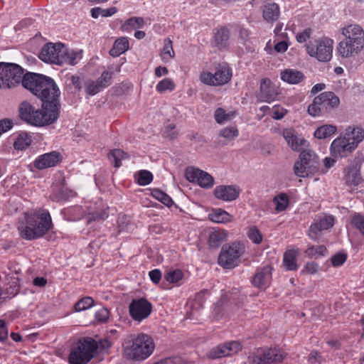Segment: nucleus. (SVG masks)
<instances>
[{
	"label": "nucleus",
	"mask_w": 364,
	"mask_h": 364,
	"mask_svg": "<svg viewBox=\"0 0 364 364\" xmlns=\"http://www.w3.org/2000/svg\"><path fill=\"white\" fill-rule=\"evenodd\" d=\"M23 87L41 100L44 106L56 105L60 110V91L53 79L43 75L28 73L23 78Z\"/></svg>",
	"instance_id": "1"
},
{
	"label": "nucleus",
	"mask_w": 364,
	"mask_h": 364,
	"mask_svg": "<svg viewBox=\"0 0 364 364\" xmlns=\"http://www.w3.org/2000/svg\"><path fill=\"white\" fill-rule=\"evenodd\" d=\"M51 226L52 220L49 213L45 210H39L26 213L24 220L19 223L18 230L22 238L33 240L44 236Z\"/></svg>",
	"instance_id": "2"
},
{
	"label": "nucleus",
	"mask_w": 364,
	"mask_h": 364,
	"mask_svg": "<svg viewBox=\"0 0 364 364\" xmlns=\"http://www.w3.org/2000/svg\"><path fill=\"white\" fill-rule=\"evenodd\" d=\"M343 39L336 46V52L343 59H353L364 49V30L357 24H349L341 29Z\"/></svg>",
	"instance_id": "3"
},
{
	"label": "nucleus",
	"mask_w": 364,
	"mask_h": 364,
	"mask_svg": "<svg viewBox=\"0 0 364 364\" xmlns=\"http://www.w3.org/2000/svg\"><path fill=\"white\" fill-rule=\"evenodd\" d=\"M123 355L131 360H144L154 352L155 344L153 338L144 333L130 335L123 344Z\"/></svg>",
	"instance_id": "4"
},
{
	"label": "nucleus",
	"mask_w": 364,
	"mask_h": 364,
	"mask_svg": "<svg viewBox=\"0 0 364 364\" xmlns=\"http://www.w3.org/2000/svg\"><path fill=\"white\" fill-rule=\"evenodd\" d=\"M59 112L56 105L46 107L43 104L42 109H36L30 103L23 102L19 106L21 118L34 126L43 127L53 123L58 118Z\"/></svg>",
	"instance_id": "5"
},
{
	"label": "nucleus",
	"mask_w": 364,
	"mask_h": 364,
	"mask_svg": "<svg viewBox=\"0 0 364 364\" xmlns=\"http://www.w3.org/2000/svg\"><path fill=\"white\" fill-rule=\"evenodd\" d=\"M232 69L226 63L214 64V73L203 70L200 75V81L209 86H223L228 83L232 78Z\"/></svg>",
	"instance_id": "6"
},
{
	"label": "nucleus",
	"mask_w": 364,
	"mask_h": 364,
	"mask_svg": "<svg viewBox=\"0 0 364 364\" xmlns=\"http://www.w3.org/2000/svg\"><path fill=\"white\" fill-rule=\"evenodd\" d=\"M97 348V342L90 338L79 341L70 353L69 363L70 364H87L93 358Z\"/></svg>",
	"instance_id": "7"
},
{
	"label": "nucleus",
	"mask_w": 364,
	"mask_h": 364,
	"mask_svg": "<svg viewBox=\"0 0 364 364\" xmlns=\"http://www.w3.org/2000/svg\"><path fill=\"white\" fill-rule=\"evenodd\" d=\"M340 105V99L333 92H323L316 96L308 107V112L313 117L326 114Z\"/></svg>",
	"instance_id": "8"
},
{
	"label": "nucleus",
	"mask_w": 364,
	"mask_h": 364,
	"mask_svg": "<svg viewBox=\"0 0 364 364\" xmlns=\"http://www.w3.org/2000/svg\"><path fill=\"white\" fill-rule=\"evenodd\" d=\"M318 170V161L315 154L310 149L301 151L299 160L294 165V171L299 177H309Z\"/></svg>",
	"instance_id": "9"
},
{
	"label": "nucleus",
	"mask_w": 364,
	"mask_h": 364,
	"mask_svg": "<svg viewBox=\"0 0 364 364\" xmlns=\"http://www.w3.org/2000/svg\"><path fill=\"white\" fill-rule=\"evenodd\" d=\"M244 253V247L240 243L224 245L218 257V264L223 268L232 269L239 263V258Z\"/></svg>",
	"instance_id": "10"
},
{
	"label": "nucleus",
	"mask_w": 364,
	"mask_h": 364,
	"mask_svg": "<svg viewBox=\"0 0 364 364\" xmlns=\"http://www.w3.org/2000/svg\"><path fill=\"white\" fill-rule=\"evenodd\" d=\"M333 41L323 38L309 43L306 47L307 53L318 61L328 62L332 58Z\"/></svg>",
	"instance_id": "11"
},
{
	"label": "nucleus",
	"mask_w": 364,
	"mask_h": 364,
	"mask_svg": "<svg viewBox=\"0 0 364 364\" xmlns=\"http://www.w3.org/2000/svg\"><path fill=\"white\" fill-rule=\"evenodd\" d=\"M4 89L15 87L21 83L23 85V69L18 65L9 63H1Z\"/></svg>",
	"instance_id": "12"
},
{
	"label": "nucleus",
	"mask_w": 364,
	"mask_h": 364,
	"mask_svg": "<svg viewBox=\"0 0 364 364\" xmlns=\"http://www.w3.org/2000/svg\"><path fill=\"white\" fill-rule=\"evenodd\" d=\"M63 54H65L63 44L49 43L42 48L39 58L46 63L63 65L65 63Z\"/></svg>",
	"instance_id": "13"
},
{
	"label": "nucleus",
	"mask_w": 364,
	"mask_h": 364,
	"mask_svg": "<svg viewBox=\"0 0 364 364\" xmlns=\"http://www.w3.org/2000/svg\"><path fill=\"white\" fill-rule=\"evenodd\" d=\"M335 218L331 215L321 214L316 215L308 230L309 237L317 240L324 230L332 228L334 225Z\"/></svg>",
	"instance_id": "14"
},
{
	"label": "nucleus",
	"mask_w": 364,
	"mask_h": 364,
	"mask_svg": "<svg viewBox=\"0 0 364 364\" xmlns=\"http://www.w3.org/2000/svg\"><path fill=\"white\" fill-rule=\"evenodd\" d=\"M286 354L278 348H269L249 357L252 364H272L281 363Z\"/></svg>",
	"instance_id": "15"
},
{
	"label": "nucleus",
	"mask_w": 364,
	"mask_h": 364,
	"mask_svg": "<svg viewBox=\"0 0 364 364\" xmlns=\"http://www.w3.org/2000/svg\"><path fill=\"white\" fill-rule=\"evenodd\" d=\"M129 311L134 321H141L151 314L152 304L144 298L133 299L129 306Z\"/></svg>",
	"instance_id": "16"
},
{
	"label": "nucleus",
	"mask_w": 364,
	"mask_h": 364,
	"mask_svg": "<svg viewBox=\"0 0 364 364\" xmlns=\"http://www.w3.org/2000/svg\"><path fill=\"white\" fill-rule=\"evenodd\" d=\"M186 177L189 181L197 183L202 188H209L214 185V179L212 176L198 168H187Z\"/></svg>",
	"instance_id": "17"
},
{
	"label": "nucleus",
	"mask_w": 364,
	"mask_h": 364,
	"mask_svg": "<svg viewBox=\"0 0 364 364\" xmlns=\"http://www.w3.org/2000/svg\"><path fill=\"white\" fill-rule=\"evenodd\" d=\"M242 349V345L237 341H232L224 345H219L208 353L210 358L215 359L232 355Z\"/></svg>",
	"instance_id": "18"
},
{
	"label": "nucleus",
	"mask_w": 364,
	"mask_h": 364,
	"mask_svg": "<svg viewBox=\"0 0 364 364\" xmlns=\"http://www.w3.org/2000/svg\"><path fill=\"white\" fill-rule=\"evenodd\" d=\"M355 150L342 136L335 139L330 146L331 156L338 158H346L350 156Z\"/></svg>",
	"instance_id": "19"
},
{
	"label": "nucleus",
	"mask_w": 364,
	"mask_h": 364,
	"mask_svg": "<svg viewBox=\"0 0 364 364\" xmlns=\"http://www.w3.org/2000/svg\"><path fill=\"white\" fill-rule=\"evenodd\" d=\"M279 95L278 87L268 78L261 81L259 99L262 102H271L275 100Z\"/></svg>",
	"instance_id": "20"
},
{
	"label": "nucleus",
	"mask_w": 364,
	"mask_h": 364,
	"mask_svg": "<svg viewBox=\"0 0 364 364\" xmlns=\"http://www.w3.org/2000/svg\"><path fill=\"white\" fill-rule=\"evenodd\" d=\"M283 136L291 149L295 151H301L309 146V142L302 137H299L293 129L283 131Z\"/></svg>",
	"instance_id": "21"
},
{
	"label": "nucleus",
	"mask_w": 364,
	"mask_h": 364,
	"mask_svg": "<svg viewBox=\"0 0 364 364\" xmlns=\"http://www.w3.org/2000/svg\"><path fill=\"white\" fill-rule=\"evenodd\" d=\"M272 268L269 265L257 269L252 278V284L259 289H265L269 284L272 279Z\"/></svg>",
	"instance_id": "22"
},
{
	"label": "nucleus",
	"mask_w": 364,
	"mask_h": 364,
	"mask_svg": "<svg viewBox=\"0 0 364 364\" xmlns=\"http://www.w3.org/2000/svg\"><path fill=\"white\" fill-rule=\"evenodd\" d=\"M346 141L355 150L358 144L364 139V129L359 127H348L344 134Z\"/></svg>",
	"instance_id": "23"
},
{
	"label": "nucleus",
	"mask_w": 364,
	"mask_h": 364,
	"mask_svg": "<svg viewBox=\"0 0 364 364\" xmlns=\"http://www.w3.org/2000/svg\"><path fill=\"white\" fill-rule=\"evenodd\" d=\"M216 198L224 201H232L235 200L240 193V190L234 186H218L213 191Z\"/></svg>",
	"instance_id": "24"
},
{
	"label": "nucleus",
	"mask_w": 364,
	"mask_h": 364,
	"mask_svg": "<svg viewBox=\"0 0 364 364\" xmlns=\"http://www.w3.org/2000/svg\"><path fill=\"white\" fill-rule=\"evenodd\" d=\"M343 179L348 186H358L363 180L360 172V166L353 164L346 167L344 170Z\"/></svg>",
	"instance_id": "25"
},
{
	"label": "nucleus",
	"mask_w": 364,
	"mask_h": 364,
	"mask_svg": "<svg viewBox=\"0 0 364 364\" xmlns=\"http://www.w3.org/2000/svg\"><path fill=\"white\" fill-rule=\"evenodd\" d=\"M60 160V154L52 151L38 156L34 161V166L39 170H42L55 166Z\"/></svg>",
	"instance_id": "26"
},
{
	"label": "nucleus",
	"mask_w": 364,
	"mask_h": 364,
	"mask_svg": "<svg viewBox=\"0 0 364 364\" xmlns=\"http://www.w3.org/2000/svg\"><path fill=\"white\" fill-rule=\"evenodd\" d=\"M52 190L53 192L50 197L53 200H65L74 196L73 192L65 186V178L62 175L59 176L58 182L53 184Z\"/></svg>",
	"instance_id": "27"
},
{
	"label": "nucleus",
	"mask_w": 364,
	"mask_h": 364,
	"mask_svg": "<svg viewBox=\"0 0 364 364\" xmlns=\"http://www.w3.org/2000/svg\"><path fill=\"white\" fill-rule=\"evenodd\" d=\"M230 31L226 27H220L214 33L213 43L219 49L225 48L229 43Z\"/></svg>",
	"instance_id": "28"
},
{
	"label": "nucleus",
	"mask_w": 364,
	"mask_h": 364,
	"mask_svg": "<svg viewBox=\"0 0 364 364\" xmlns=\"http://www.w3.org/2000/svg\"><path fill=\"white\" fill-rule=\"evenodd\" d=\"M280 15L279 6L275 3H268L263 6L262 16L268 23L276 21Z\"/></svg>",
	"instance_id": "29"
},
{
	"label": "nucleus",
	"mask_w": 364,
	"mask_h": 364,
	"mask_svg": "<svg viewBox=\"0 0 364 364\" xmlns=\"http://www.w3.org/2000/svg\"><path fill=\"white\" fill-rule=\"evenodd\" d=\"M304 78V74L299 70L286 69L281 73V79L289 84H298Z\"/></svg>",
	"instance_id": "30"
},
{
	"label": "nucleus",
	"mask_w": 364,
	"mask_h": 364,
	"mask_svg": "<svg viewBox=\"0 0 364 364\" xmlns=\"http://www.w3.org/2000/svg\"><path fill=\"white\" fill-rule=\"evenodd\" d=\"M299 255L298 249H291L286 251L284 254L283 263L289 271H294L298 269L296 257Z\"/></svg>",
	"instance_id": "31"
},
{
	"label": "nucleus",
	"mask_w": 364,
	"mask_h": 364,
	"mask_svg": "<svg viewBox=\"0 0 364 364\" xmlns=\"http://www.w3.org/2000/svg\"><path fill=\"white\" fill-rule=\"evenodd\" d=\"M129 49V41L127 37L117 38L109 51V54L113 57H118L125 53Z\"/></svg>",
	"instance_id": "32"
},
{
	"label": "nucleus",
	"mask_w": 364,
	"mask_h": 364,
	"mask_svg": "<svg viewBox=\"0 0 364 364\" xmlns=\"http://www.w3.org/2000/svg\"><path fill=\"white\" fill-rule=\"evenodd\" d=\"M210 219L215 223H228L232 220V216L221 208L213 210L212 213L209 214Z\"/></svg>",
	"instance_id": "33"
},
{
	"label": "nucleus",
	"mask_w": 364,
	"mask_h": 364,
	"mask_svg": "<svg viewBox=\"0 0 364 364\" xmlns=\"http://www.w3.org/2000/svg\"><path fill=\"white\" fill-rule=\"evenodd\" d=\"M336 131V126L333 124H324L315 130L314 136L319 139H326L335 134Z\"/></svg>",
	"instance_id": "34"
},
{
	"label": "nucleus",
	"mask_w": 364,
	"mask_h": 364,
	"mask_svg": "<svg viewBox=\"0 0 364 364\" xmlns=\"http://www.w3.org/2000/svg\"><path fill=\"white\" fill-rule=\"evenodd\" d=\"M32 142L31 136L27 133L19 134L14 142V147L17 150H24L28 148Z\"/></svg>",
	"instance_id": "35"
},
{
	"label": "nucleus",
	"mask_w": 364,
	"mask_h": 364,
	"mask_svg": "<svg viewBox=\"0 0 364 364\" xmlns=\"http://www.w3.org/2000/svg\"><path fill=\"white\" fill-rule=\"evenodd\" d=\"M144 25V20L141 17H132L126 21L122 26L121 28L123 31H131L137 28L143 27Z\"/></svg>",
	"instance_id": "36"
},
{
	"label": "nucleus",
	"mask_w": 364,
	"mask_h": 364,
	"mask_svg": "<svg viewBox=\"0 0 364 364\" xmlns=\"http://www.w3.org/2000/svg\"><path fill=\"white\" fill-rule=\"evenodd\" d=\"M128 157V154L124 151L116 149L109 151L108 159L113 162L114 167L119 168L122 165V160Z\"/></svg>",
	"instance_id": "37"
},
{
	"label": "nucleus",
	"mask_w": 364,
	"mask_h": 364,
	"mask_svg": "<svg viewBox=\"0 0 364 364\" xmlns=\"http://www.w3.org/2000/svg\"><path fill=\"white\" fill-rule=\"evenodd\" d=\"M175 53L173 49L172 41L170 38L164 40V48L161 53V57L164 62H168L173 58Z\"/></svg>",
	"instance_id": "38"
},
{
	"label": "nucleus",
	"mask_w": 364,
	"mask_h": 364,
	"mask_svg": "<svg viewBox=\"0 0 364 364\" xmlns=\"http://www.w3.org/2000/svg\"><path fill=\"white\" fill-rule=\"evenodd\" d=\"M305 255L309 258L318 257L324 256L327 253V249L324 245H312L309 247Z\"/></svg>",
	"instance_id": "39"
},
{
	"label": "nucleus",
	"mask_w": 364,
	"mask_h": 364,
	"mask_svg": "<svg viewBox=\"0 0 364 364\" xmlns=\"http://www.w3.org/2000/svg\"><path fill=\"white\" fill-rule=\"evenodd\" d=\"M235 114V112L227 113L224 109L219 107L215 110L214 116L215 121L218 124H223L233 119Z\"/></svg>",
	"instance_id": "40"
},
{
	"label": "nucleus",
	"mask_w": 364,
	"mask_h": 364,
	"mask_svg": "<svg viewBox=\"0 0 364 364\" xmlns=\"http://www.w3.org/2000/svg\"><path fill=\"white\" fill-rule=\"evenodd\" d=\"M65 54H63L64 57L65 63L71 65H75L77 63L78 60L82 58V52H77L72 50L69 52L68 49L64 46Z\"/></svg>",
	"instance_id": "41"
},
{
	"label": "nucleus",
	"mask_w": 364,
	"mask_h": 364,
	"mask_svg": "<svg viewBox=\"0 0 364 364\" xmlns=\"http://www.w3.org/2000/svg\"><path fill=\"white\" fill-rule=\"evenodd\" d=\"M224 240V234L220 230H214L210 232L208 237V245L210 247H218Z\"/></svg>",
	"instance_id": "42"
},
{
	"label": "nucleus",
	"mask_w": 364,
	"mask_h": 364,
	"mask_svg": "<svg viewBox=\"0 0 364 364\" xmlns=\"http://www.w3.org/2000/svg\"><path fill=\"white\" fill-rule=\"evenodd\" d=\"M176 87L174 81L171 78H164L160 80L156 86V90L159 93H163L166 91H173Z\"/></svg>",
	"instance_id": "43"
},
{
	"label": "nucleus",
	"mask_w": 364,
	"mask_h": 364,
	"mask_svg": "<svg viewBox=\"0 0 364 364\" xmlns=\"http://www.w3.org/2000/svg\"><path fill=\"white\" fill-rule=\"evenodd\" d=\"M274 203L277 211H283L289 205V197L286 193H280L274 198Z\"/></svg>",
	"instance_id": "44"
},
{
	"label": "nucleus",
	"mask_w": 364,
	"mask_h": 364,
	"mask_svg": "<svg viewBox=\"0 0 364 364\" xmlns=\"http://www.w3.org/2000/svg\"><path fill=\"white\" fill-rule=\"evenodd\" d=\"M151 195L153 196L154 198L161 201L162 203H164L165 205L168 207H171L173 204V200L171 198L159 189L153 190L151 192Z\"/></svg>",
	"instance_id": "45"
},
{
	"label": "nucleus",
	"mask_w": 364,
	"mask_h": 364,
	"mask_svg": "<svg viewBox=\"0 0 364 364\" xmlns=\"http://www.w3.org/2000/svg\"><path fill=\"white\" fill-rule=\"evenodd\" d=\"M351 224L364 237V215L360 213H354L351 215Z\"/></svg>",
	"instance_id": "46"
},
{
	"label": "nucleus",
	"mask_w": 364,
	"mask_h": 364,
	"mask_svg": "<svg viewBox=\"0 0 364 364\" xmlns=\"http://www.w3.org/2000/svg\"><path fill=\"white\" fill-rule=\"evenodd\" d=\"M239 134L236 127H227L220 130L219 135L228 140H233Z\"/></svg>",
	"instance_id": "47"
},
{
	"label": "nucleus",
	"mask_w": 364,
	"mask_h": 364,
	"mask_svg": "<svg viewBox=\"0 0 364 364\" xmlns=\"http://www.w3.org/2000/svg\"><path fill=\"white\" fill-rule=\"evenodd\" d=\"M137 183L140 186H146L149 184L153 180L152 173L146 170H142L137 173Z\"/></svg>",
	"instance_id": "48"
},
{
	"label": "nucleus",
	"mask_w": 364,
	"mask_h": 364,
	"mask_svg": "<svg viewBox=\"0 0 364 364\" xmlns=\"http://www.w3.org/2000/svg\"><path fill=\"white\" fill-rule=\"evenodd\" d=\"M94 304V300L90 296H85L81 299L75 304V310L76 311H82L92 307Z\"/></svg>",
	"instance_id": "49"
},
{
	"label": "nucleus",
	"mask_w": 364,
	"mask_h": 364,
	"mask_svg": "<svg viewBox=\"0 0 364 364\" xmlns=\"http://www.w3.org/2000/svg\"><path fill=\"white\" fill-rule=\"evenodd\" d=\"M108 214L107 212L103 210L100 209L95 212H91L89 213L87 216L86 219L88 223L94 221H100L105 220L106 218H107Z\"/></svg>",
	"instance_id": "50"
},
{
	"label": "nucleus",
	"mask_w": 364,
	"mask_h": 364,
	"mask_svg": "<svg viewBox=\"0 0 364 364\" xmlns=\"http://www.w3.org/2000/svg\"><path fill=\"white\" fill-rule=\"evenodd\" d=\"M183 277V272L180 269H175L168 272L165 276V279L171 284H175L182 279Z\"/></svg>",
	"instance_id": "51"
},
{
	"label": "nucleus",
	"mask_w": 364,
	"mask_h": 364,
	"mask_svg": "<svg viewBox=\"0 0 364 364\" xmlns=\"http://www.w3.org/2000/svg\"><path fill=\"white\" fill-rule=\"evenodd\" d=\"M247 236L252 242L259 244L262 241L263 236L260 230L256 226L250 228L247 232Z\"/></svg>",
	"instance_id": "52"
},
{
	"label": "nucleus",
	"mask_w": 364,
	"mask_h": 364,
	"mask_svg": "<svg viewBox=\"0 0 364 364\" xmlns=\"http://www.w3.org/2000/svg\"><path fill=\"white\" fill-rule=\"evenodd\" d=\"M112 73L104 71L101 76L96 80L102 89L108 87L112 83Z\"/></svg>",
	"instance_id": "53"
},
{
	"label": "nucleus",
	"mask_w": 364,
	"mask_h": 364,
	"mask_svg": "<svg viewBox=\"0 0 364 364\" xmlns=\"http://www.w3.org/2000/svg\"><path fill=\"white\" fill-rule=\"evenodd\" d=\"M102 90L99 83L95 81H89L85 84V92L90 95H95Z\"/></svg>",
	"instance_id": "54"
},
{
	"label": "nucleus",
	"mask_w": 364,
	"mask_h": 364,
	"mask_svg": "<svg viewBox=\"0 0 364 364\" xmlns=\"http://www.w3.org/2000/svg\"><path fill=\"white\" fill-rule=\"evenodd\" d=\"M319 270V266L317 263L314 262H307L301 273L303 274H314Z\"/></svg>",
	"instance_id": "55"
},
{
	"label": "nucleus",
	"mask_w": 364,
	"mask_h": 364,
	"mask_svg": "<svg viewBox=\"0 0 364 364\" xmlns=\"http://www.w3.org/2000/svg\"><path fill=\"white\" fill-rule=\"evenodd\" d=\"M287 112V109H285L279 105H275L273 107H272L271 117L274 119L279 120L282 119L285 116Z\"/></svg>",
	"instance_id": "56"
},
{
	"label": "nucleus",
	"mask_w": 364,
	"mask_h": 364,
	"mask_svg": "<svg viewBox=\"0 0 364 364\" xmlns=\"http://www.w3.org/2000/svg\"><path fill=\"white\" fill-rule=\"evenodd\" d=\"M347 259V255L345 253H336L334 255L331 260L333 267H339L342 265Z\"/></svg>",
	"instance_id": "57"
},
{
	"label": "nucleus",
	"mask_w": 364,
	"mask_h": 364,
	"mask_svg": "<svg viewBox=\"0 0 364 364\" xmlns=\"http://www.w3.org/2000/svg\"><path fill=\"white\" fill-rule=\"evenodd\" d=\"M109 316V311L107 309L102 308L101 309L98 310L95 314V318L97 321L100 322H105L106 321Z\"/></svg>",
	"instance_id": "58"
},
{
	"label": "nucleus",
	"mask_w": 364,
	"mask_h": 364,
	"mask_svg": "<svg viewBox=\"0 0 364 364\" xmlns=\"http://www.w3.org/2000/svg\"><path fill=\"white\" fill-rule=\"evenodd\" d=\"M311 30L310 28H306L302 32L296 34V38L299 43L306 42L311 36Z\"/></svg>",
	"instance_id": "59"
},
{
	"label": "nucleus",
	"mask_w": 364,
	"mask_h": 364,
	"mask_svg": "<svg viewBox=\"0 0 364 364\" xmlns=\"http://www.w3.org/2000/svg\"><path fill=\"white\" fill-rule=\"evenodd\" d=\"M13 127V122L11 120L8 119H1L0 120V136L11 129Z\"/></svg>",
	"instance_id": "60"
},
{
	"label": "nucleus",
	"mask_w": 364,
	"mask_h": 364,
	"mask_svg": "<svg viewBox=\"0 0 364 364\" xmlns=\"http://www.w3.org/2000/svg\"><path fill=\"white\" fill-rule=\"evenodd\" d=\"M321 355L317 351H311L308 358L309 364H316L321 360Z\"/></svg>",
	"instance_id": "61"
},
{
	"label": "nucleus",
	"mask_w": 364,
	"mask_h": 364,
	"mask_svg": "<svg viewBox=\"0 0 364 364\" xmlns=\"http://www.w3.org/2000/svg\"><path fill=\"white\" fill-rule=\"evenodd\" d=\"M149 275L151 280L155 284H158L161 278V272L157 269L150 271Z\"/></svg>",
	"instance_id": "62"
},
{
	"label": "nucleus",
	"mask_w": 364,
	"mask_h": 364,
	"mask_svg": "<svg viewBox=\"0 0 364 364\" xmlns=\"http://www.w3.org/2000/svg\"><path fill=\"white\" fill-rule=\"evenodd\" d=\"M8 338V330L6 323L0 320V341H4Z\"/></svg>",
	"instance_id": "63"
},
{
	"label": "nucleus",
	"mask_w": 364,
	"mask_h": 364,
	"mask_svg": "<svg viewBox=\"0 0 364 364\" xmlns=\"http://www.w3.org/2000/svg\"><path fill=\"white\" fill-rule=\"evenodd\" d=\"M117 9L115 6L109 7L107 9H101V16L108 17L114 15L117 12Z\"/></svg>",
	"instance_id": "64"
}]
</instances>
